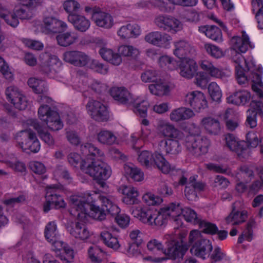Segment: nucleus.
Masks as SVG:
<instances>
[{"mask_svg":"<svg viewBox=\"0 0 263 263\" xmlns=\"http://www.w3.org/2000/svg\"><path fill=\"white\" fill-rule=\"evenodd\" d=\"M102 201L101 207L96 205L92 201H90L88 198L77 196H73L70 197L71 209L76 211L78 213L70 214L77 216L80 220H84L88 215H90L93 218L102 221L105 219L107 214H110L114 216H116L115 220L121 228H126L129 224V218L124 215H118L120 213L119 207L113 204L112 201L106 197L101 198Z\"/></svg>","mask_w":263,"mask_h":263,"instance_id":"nucleus-1","label":"nucleus"},{"mask_svg":"<svg viewBox=\"0 0 263 263\" xmlns=\"http://www.w3.org/2000/svg\"><path fill=\"white\" fill-rule=\"evenodd\" d=\"M81 151L86 157L81 163V170L97 180L101 187L105 188L107 186L105 180L111 176V170L106 163L96 158L101 156L102 152L91 143L82 145Z\"/></svg>","mask_w":263,"mask_h":263,"instance_id":"nucleus-2","label":"nucleus"},{"mask_svg":"<svg viewBox=\"0 0 263 263\" xmlns=\"http://www.w3.org/2000/svg\"><path fill=\"white\" fill-rule=\"evenodd\" d=\"M166 248L164 249L161 242L154 239L148 242L147 247L150 251H154L155 249L160 251L168 256L169 258L173 260L178 259V262L182 259L187 250V246L180 245V242L175 240H171L166 242Z\"/></svg>","mask_w":263,"mask_h":263,"instance_id":"nucleus-3","label":"nucleus"},{"mask_svg":"<svg viewBox=\"0 0 263 263\" xmlns=\"http://www.w3.org/2000/svg\"><path fill=\"white\" fill-rule=\"evenodd\" d=\"M181 246H191V253L203 259L206 258V256H209L212 251L213 247L211 242L206 239L200 238V233L198 230L191 231L189 237V245L180 244Z\"/></svg>","mask_w":263,"mask_h":263,"instance_id":"nucleus-4","label":"nucleus"},{"mask_svg":"<svg viewBox=\"0 0 263 263\" xmlns=\"http://www.w3.org/2000/svg\"><path fill=\"white\" fill-rule=\"evenodd\" d=\"M15 139L24 152L29 150L31 152L36 153L40 149V143L35 133L30 129L22 130L17 133Z\"/></svg>","mask_w":263,"mask_h":263,"instance_id":"nucleus-5","label":"nucleus"},{"mask_svg":"<svg viewBox=\"0 0 263 263\" xmlns=\"http://www.w3.org/2000/svg\"><path fill=\"white\" fill-rule=\"evenodd\" d=\"M185 145L192 155L198 157L208 152L210 141L205 137L201 138L195 135H190L186 137Z\"/></svg>","mask_w":263,"mask_h":263,"instance_id":"nucleus-6","label":"nucleus"},{"mask_svg":"<svg viewBox=\"0 0 263 263\" xmlns=\"http://www.w3.org/2000/svg\"><path fill=\"white\" fill-rule=\"evenodd\" d=\"M178 208L175 206V203L172 202L167 206L161 208L157 214H153L151 211V216L147 224L151 226L162 227L166 224L168 217L175 218L174 211L178 210Z\"/></svg>","mask_w":263,"mask_h":263,"instance_id":"nucleus-7","label":"nucleus"},{"mask_svg":"<svg viewBox=\"0 0 263 263\" xmlns=\"http://www.w3.org/2000/svg\"><path fill=\"white\" fill-rule=\"evenodd\" d=\"M86 108L91 118L96 121L103 122L109 118L106 107L99 101L90 99L86 105Z\"/></svg>","mask_w":263,"mask_h":263,"instance_id":"nucleus-8","label":"nucleus"},{"mask_svg":"<svg viewBox=\"0 0 263 263\" xmlns=\"http://www.w3.org/2000/svg\"><path fill=\"white\" fill-rule=\"evenodd\" d=\"M155 22L160 29L173 33L180 30L182 28L181 22L171 16H159L156 18Z\"/></svg>","mask_w":263,"mask_h":263,"instance_id":"nucleus-9","label":"nucleus"},{"mask_svg":"<svg viewBox=\"0 0 263 263\" xmlns=\"http://www.w3.org/2000/svg\"><path fill=\"white\" fill-rule=\"evenodd\" d=\"M205 184L197 181L196 177L191 176L189 179L187 185L184 189V195L189 201H196L198 199L197 191L201 192L204 190Z\"/></svg>","mask_w":263,"mask_h":263,"instance_id":"nucleus-10","label":"nucleus"},{"mask_svg":"<svg viewBox=\"0 0 263 263\" xmlns=\"http://www.w3.org/2000/svg\"><path fill=\"white\" fill-rule=\"evenodd\" d=\"M64 60L76 66L82 67L87 65L89 58L85 53L77 51H69L63 53Z\"/></svg>","mask_w":263,"mask_h":263,"instance_id":"nucleus-11","label":"nucleus"},{"mask_svg":"<svg viewBox=\"0 0 263 263\" xmlns=\"http://www.w3.org/2000/svg\"><path fill=\"white\" fill-rule=\"evenodd\" d=\"M66 228L70 234L76 238L85 240L89 236V232L83 223L68 221L66 224Z\"/></svg>","mask_w":263,"mask_h":263,"instance_id":"nucleus-12","label":"nucleus"},{"mask_svg":"<svg viewBox=\"0 0 263 263\" xmlns=\"http://www.w3.org/2000/svg\"><path fill=\"white\" fill-rule=\"evenodd\" d=\"M185 102L186 104H189L197 111H199L201 109H204L208 106L204 94L200 91H193L187 94L185 96Z\"/></svg>","mask_w":263,"mask_h":263,"instance_id":"nucleus-13","label":"nucleus"},{"mask_svg":"<svg viewBox=\"0 0 263 263\" xmlns=\"http://www.w3.org/2000/svg\"><path fill=\"white\" fill-rule=\"evenodd\" d=\"M27 83L29 86L32 88L34 92L41 94L37 99L39 102L49 103L50 102L51 99L44 95V93L47 91L45 82L35 78H31L28 80Z\"/></svg>","mask_w":263,"mask_h":263,"instance_id":"nucleus-14","label":"nucleus"},{"mask_svg":"<svg viewBox=\"0 0 263 263\" xmlns=\"http://www.w3.org/2000/svg\"><path fill=\"white\" fill-rule=\"evenodd\" d=\"M178 68L180 74L186 79H191L196 74L198 66L192 59H185L180 61Z\"/></svg>","mask_w":263,"mask_h":263,"instance_id":"nucleus-15","label":"nucleus"},{"mask_svg":"<svg viewBox=\"0 0 263 263\" xmlns=\"http://www.w3.org/2000/svg\"><path fill=\"white\" fill-rule=\"evenodd\" d=\"M263 104L259 101H252L250 103V108L247 111L248 113L246 124L251 128H254L257 125L256 116L257 115L262 116L263 111L262 107Z\"/></svg>","mask_w":263,"mask_h":263,"instance_id":"nucleus-16","label":"nucleus"},{"mask_svg":"<svg viewBox=\"0 0 263 263\" xmlns=\"http://www.w3.org/2000/svg\"><path fill=\"white\" fill-rule=\"evenodd\" d=\"M111 96L118 103L129 105L134 103L133 99L128 90L124 87H114L110 89Z\"/></svg>","mask_w":263,"mask_h":263,"instance_id":"nucleus-17","label":"nucleus"},{"mask_svg":"<svg viewBox=\"0 0 263 263\" xmlns=\"http://www.w3.org/2000/svg\"><path fill=\"white\" fill-rule=\"evenodd\" d=\"M44 23L45 30L48 33H60L67 28L65 23L53 17H46L44 20Z\"/></svg>","mask_w":263,"mask_h":263,"instance_id":"nucleus-18","label":"nucleus"},{"mask_svg":"<svg viewBox=\"0 0 263 263\" xmlns=\"http://www.w3.org/2000/svg\"><path fill=\"white\" fill-rule=\"evenodd\" d=\"M224 139L227 146L231 151L237 153L238 155H241L243 151L246 150V143L243 141H238L233 134L226 135Z\"/></svg>","mask_w":263,"mask_h":263,"instance_id":"nucleus-19","label":"nucleus"},{"mask_svg":"<svg viewBox=\"0 0 263 263\" xmlns=\"http://www.w3.org/2000/svg\"><path fill=\"white\" fill-rule=\"evenodd\" d=\"M157 128L163 135L170 137L171 139H180L182 137V132L164 121H158Z\"/></svg>","mask_w":263,"mask_h":263,"instance_id":"nucleus-20","label":"nucleus"},{"mask_svg":"<svg viewBox=\"0 0 263 263\" xmlns=\"http://www.w3.org/2000/svg\"><path fill=\"white\" fill-rule=\"evenodd\" d=\"M68 20L74 26V28L80 32H84L90 27V22L85 16L78 14H70Z\"/></svg>","mask_w":263,"mask_h":263,"instance_id":"nucleus-21","label":"nucleus"},{"mask_svg":"<svg viewBox=\"0 0 263 263\" xmlns=\"http://www.w3.org/2000/svg\"><path fill=\"white\" fill-rule=\"evenodd\" d=\"M175 206L179 209L174 211L175 218L182 215L187 221L199 224L201 220L197 216V213L194 210L189 208L183 209L179 203L177 204L175 203Z\"/></svg>","mask_w":263,"mask_h":263,"instance_id":"nucleus-22","label":"nucleus"},{"mask_svg":"<svg viewBox=\"0 0 263 263\" xmlns=\"http://www.w3.org/2000/svg\"><path fill=\"white\" fill-rule=\"evenodd\" d=\"M176 49L174 51V54L179 59L182 60L190 59L188 55L193 54L194 49L192 48L189 43L185 41H180L175 43Z\"/></svg>","mask_w":263,"mask_h":263,"instance_id":"nucleus-23","label":"nucleus"},{"mask_svg":"<svg viewBox=\"0 0 263 263\" xmlns=\"http://www.w3.org/2000/svg\"><path fill=\"white\" fill-rule=\"evenodd\" d=\"M92 21L96 25L101 27L106 28H110L113 24V20L111 16L106 13L102 12L101 9L97 12L93 13Z\"/></svg>","mask_w":263,"mask_h":263,"instance_id":"nucleus-24","label":"nucleus"},{"mask_svg":"<svg viewBox=\"0 0 263 263\" xmlns=\"http://www.w3.org/2000/svg\"><path fill=\"white\" fill-rule=\"evenodd\" d=\"M146 42L156 45L161 46L171 40V36L166 34H162L158 31L152 32L145 36Z\"/></svg>","mask_w":263,"mask_h":263,"instance_id":"nucleus-25","label":"nucleus"},{"mask_svg":"<svg viewBox=\"0 0 263 263\" xmlns=\"http://www.w3.org/2000/svg\"><path fill=\"white\" fill-rule=\"evenodd\" d=\"M198 30L200 32L205 34V35L217 42L222 41V33L220 29L214 25H203L198 27Z\"/></svg>","mask_w":263,"mask_h":263,"instance_id":"nucleus-26","label":"nucleus"},{"mask_svg":"<svg viewBox=\"0 0 263 263\" xmlns=\"http://www.w3.org/2000/svg\"><path fill=\"white\" fill-rule=\"evenodd\" d=\"M121 190L124 195L122 198L123 202L127 204H134L139 202V193L136 189L132 186H123Z\"/></svg>","mask_w":263,"mask_h":263,"instance_id":"nucleus-27","label":"nucleus"},{"mask_svg":"<svg viewBox=\"0 0 263 263\" xmlns=\"http://www.w3.org/2000/svg\"><path fill=\"white\" fill-rule=\"evenodd\" d=\"M156 165L158 168L164 174L168 173L171 170H173L169 163L166 161L163 156L160 153H155L153 154V158L151 162V166Z\"/></svg>","mask_w":263,"mask_h":263,"instance_id":"nucleus-28","label":"nucleus"},{"mask_svg":"<svg viewBox=\"0 0 263 263\" xmlns=\"http://www.w3.org/2000/svg\"><path fill=\"white\" fill-rule=\"evenodd\" d=\"M251 98L250 93L245 90H240L228 97L229 103L237 105H245Z\"/></svg>","mask_w":263,"mask_h":263,"instance_id":"nucleus-29","label":"nucleus"},{"mask_svg":"<svg viewBox=\"0 0 263 263\" xmlns=\"http://www.w3.org/2000/svg\"><path fill=\"white\" fill-rule=\"evenodd\" d=\"M168 139L162 140L160 146H164V149L167 154L176 156L181 151V146L178 140Z\"/></svg>","mask_w":263,"mask_h":263,"instance_id":"nucleus-30","label":"nucleus"},{"mask_svg":"<svg viewBox=\"0 0 263 263\" xmlns=\"http://www.w3.org/2000/svg\"><path fill=\"white\" fill-rule=\"evenodd\" d=\"M118 33L123 39L136 37L140 34V27L137 24H128L121 27Z\"/></svg>","mask_w":263,"mask_h":263,"instance_id":"nucleus-31","label":"nucleus"},{"mask_svg":"<svg viewBox=\"0 0 263 263\" xmlns=\"http://www.w3.org/2000/svg\"><path fill=\"white\" fill-rule=\"evenodd\" d=\"M31 125L37 130L41 139L49 146L54 144V139L52 136L36 120H33L31 122Z\"/></svg>","mask_w":263,"mask_h":263,"instance_id":"nucleus-32","label":"nucleus"},{"mask_svg":"<svg viewBox=\"0 0 263 263\" xmlns=\"http://www.w3.org/2000/svg\"><path fill=\"white\" fill-rule=\"evenodd\" d=\"M57 224L54 221L49 222L45 227L44 233L45 238L48 242L55 245L56 247H59V245H63V242L57 240Z\"/></svg>","mask_w":263,"mask_h":263,"instance_id":"nucleus-33","label":"nucleus"},{"mask_svg":"<svg viewBox=\"0 0 263 263\" xmlns=\"http://www.w3.org/2000/svg\"><path fill=\"white\" fill-rule=\"evenodd\" d=\"M231 42L234 49L236 51H239L242 53L246 52L248 47L250 46L249 36L244 33L242 37H233L231 39Z\"/></svg>","mask_w":263,"mask_h":263,"instance_id":"nucleus-34","label":"nucleus"},{"mask_svg":"<svg viewBox=\"0 0 263 263\" xmlns=\"http://www.w3.org/2000/svg\"><path fill=\"white\" fill-rule=\"evenodd\" d=\"M99 52L104 60L113 65H119L122 62L120 55L114 53L112 50L110 49L102 47L100 49Z\"/></svg>","mask_w":263,"mask_h":263,"instance_id":"nucleus-35","label":"nucleus"},{"mask_svg":"<svg viewBox=\"0 0 263 263\" xmlns=\"http://www.w3.org/2000/svg\"><path fill=\"white\" fill-rule=\"evenodd\" d=\"M201 123L204 128L211 135H217L220 130L219 122L212 117H206L202 119Z\"/></svg>","mask_w":263,"mask_h":263,"instance_id":"nucleus-36","label":"nucleus"},{"mask_svg":"<svg viewBox=\"0 0 263 263\" xmlns=\"http://www.w3.org/2000/svg\"><path fill=\"white\" fill-rule=\"evenodd\" d=\"M78 38L76 33L70 32H62L56 36L58 44L63 47H67L73 44L77 41Z\"/></svg>","mask_w":263,"mask_h":263,"instance_id":"nucleus-37","label":"nucleus"},{"mask_svg":"<svg viewBox=\"0 0 263 263\" xmlns=\"http://www.w3.org/2000/svg\"><path fill=\"white\" fill-rule=\"evenodd\" d=\"M125 174L135 181H141L143 179V173L140 168L132 163L125 164L124 166Z\"/></svg>","mask_w":263,"mask_h":263,"instance_id":"nucleus-38","label":"nucleus"},{"mask_svg":"<svg viewBox=\"0 0 263 263\" xmlns=\"http://www.w3.org/2000/svg\"><path fill=\"white\" fill-rule=\"evenodd\" d=\"M48 127L53 131H57L63 128V124L59 114L57 111L51 112L49 117L46 118L44 121Z\"/></svg>","mask_w":263,"mask_h":263,"instance_id":"nucleus-39","label":"nucleus"},{"mask_svg":"<svg viewBox=\"0 0 263 263\" xmlns=\"http://www.w3.org/2000/svg\"><path fill=\"white\" fill-rule=\"evenodd\" d=\"M149 89L152 94L156 96H164L166 95L169 92L170 87L162 83L159 79L153 84L149 85Z\"/></svg>","mask_w":263,"mask_h":263,"instance_id":"nucleus-40","label":"nucleus"},{"mask_svg":"<svg viewBox=\"0 0 263 263\" xmlns=\"http://www.w3.org/2000/svg\"><path fill=\"white\" fill-rule=\"evenodd\" d=\"M98 141L107 145H111L117 143L116 136L110 131L101 130L98 134Z\"/></svg>","mask_w":263,"mask_h":263,"instance_id":"nucleus-41","label":"nucleus"},{"mask_svg":"<svg viewBox=\"0 0 263 263\" xmlns=\"http://www.w3.org/2000/svg\"><path fill=\"white\" fill-rule=\"evenodd\" d=\"M101 238L109 248L117 250L120 247L117 238L107 231H104L101 233Z\"/></svg>","mask_w":263,"mask_h":263,"instance_id":"nucleus-42","label":"nucleus"},{"mask_svg":"<svg viewBox=\"0 0 263 263\" xmlns=\"http://www.w3.org/2000/svg\"><path fill=\"white\" fill-rule=\"evenodd\" d=\"M45 198L46 200H50V202L55 209L64 208L66 206V203L62 196L56 193H51L48 191Z\"/></svg>","mask_w":263,"mask_h":263,"instance_id":"nucleus-43","label":"nucleus"},{"mask_svg":"<svg viewBox=\"0 0 263 263\" xmlns=\"http://www.w3.org/2000/svg\"><path fill=\"white\" fill-rule=\"evenodd\" d=\"M201 68L211 76L216 78H220L221 76L220 70L215 67L213 64L208 61L204 60L201 62Z\"/></svg>","mask_w":263,"mask_h":263,"instance_id":"nucleus-44","label":"nucleus"},{"mask_svg":"<svg viewBox=\"0 0 263 263\" xmlns=\"http://www.w3.org/2000/svg\"><path fill=\"white\" fill-rule=\"evenodd\" d=\"M120 54L124 57L136 59L139 54V51L136 48L129 45H123L118 49Z\"/></svg>","mask_w":263,"mask_h":263,"instance_id":"nucleus-45","label":"nucleus"},{"mask_svg":"<svg viewBox=\"0 0 263 263\" xmlns=\"http://www.w3.org/2000/svg\"><path fill=\"white\" fill-rule=\"evenodd\" d=\"M252 78V88L253 90L256 92L259 97L263 98V92L258 87H263V83L261 82V76L257 73H252L251 74Z\"/></svg>","mask_w":263,"mask_h":263,"instance_id":"nucleus-46","label":"nucleus"},{"mask_svg":"<svg viewBox=\"0 0 263 263\" xmlns=\"http://www.w3.org/2000/svg\"><path fill=\"white\" fill-rule=\"evenodd\" d=\"M87 64H88V67L90 69L93 70L97 72L105 74L108 72V67L107 65L99 62L98 60L89 59Z\"/></svg>","mask_w":263,"mask_h":263,"instance_id":"nucleus-47","label":"nucleus"},{"mask_svg":"<svg viewBox=\"0 0 263 263\" xmlns=\"http://www.w3.org/2000/svg\"><path fill=\"white\" fill-rule=\"evenodd\" d=\"M208 91L213 101L219 102L222 97V93L219 87L215 83L212 82L208 85Z\"/></svg>","mask_w":263,"mask_h":263,"instance_id":"nucleus-48","label":"nucleus"},{"mask_svg":"<svg viewBox=\"0 0 263 263\" xmlns=\"http://www.w3.org/2000/svg\"><path fill=\"white\" fill-rule=\"evenodd\" d=\"M199 226L202 229V232L205 234L213 235H215L218 231V227L215 224L206 221L201 220Z\"/></svg>","mask_w":263,"mask_h":263,"instance_id":"nucleus-49","label":"nucleus"},{"mask_svg":"<svg viewBox=\"0 0 263 263\" xmlns=\"http://www.w3.org/2000/svg\"><path fill=\"white\" fill-rule=\"evenodd\" d=\"M88 253L89 257L92 261L98 262L102 259L103 252L98 246H95L89 247Z\"/></svg>","mask_w":263,"mask_h":263,"instance_id":"nucleus-50","label":"nucleus"},{"mask_svg":"<svg viewBox=\"0 0 263 263\" xmlns=\"http://www.w3.org/2000/svg\"><path fill=\"white\" fill-rule=\"evenodd\" d=\"M151 210L146 209H136L132 212V214L134 217L138 218L141 222L144 223L148 222V219L151 216Z\"/></svg>","mask_w":263,"mask_h":263,"instance_id":"nucleus-51","label":"nucleus"},{"mask_svg":"<svg viewBox=\"0 0 263 263\" xmlns=\"http://www.w3.org/2000/svg\"><path fill=\"white\" fill-rule=\"evenodd\" d=\"M17 16L21 20H29L32 17L31 10L23 3L21 7L15 10Z\"/></svg>","mask_w":263,"mask_h":263,"instance_id":"nucleus-52","label":"nucleus"},{"mask_svg":"<svg viewBox=\"0 0 263 263\" xmlns=\"http://www.w3.org/2000/svg\"><path fill=\"white\" fill-rule=\"evenodd\" d=\"M6 95L7 98L11 103L15 102L17 99L20 98L23 95L18 90V89L13 86H11L7 88L6 90Z\"/></svg>","mask_w":263,"mask_h":263,"instance_id":"nucleus-53","label":"nucleus"},{"mask_svg":"<svg viewBox=\"0 0 263 263\" xmlns=\"http://www.w3.org/2000/svg\"><path fill=\"white\" fill-rule=\"evenodd\" d=\"M141 80L145 83L155 82L159 79L157 72L155 70L149 69L147 70L141 74Z\"/></svg>","mask_w":263,"mask_h":263,"instance_id":"nucleus-54","label":"nucleus"},{"mask_svg":"<svg viewBox=\"0 0 263 263\" xmlns=\"http://www.w3.org/2000/svg\"><path fill=\"white\" fill-rule=\"evenodd\" d=\"M0 17L4 18L6 22L12 27H16L19 24L18 17L15 12L7 14L0 13Z\"/></svg>","mask_w":263,"mask_h":263,"instance_id":"nucleus-55","label":"nucleus"},{"mask_svg":"<svg viewBox=\"0 0 263 263\" xmlns=\"http://www.w3.org/2000/svg\"><path fill=\"white\" fill-rule=\"evenodd\" d=\"M142 199L144 202L148 205H155L157 204H159L163 201L161 197L159 196H156L151 193L145 194L143 196Z\"/></svg>","mask_w":263,"mask_h":263,"instance_id":"nucleus-56","label":"nucleus"},{"mask_svg":"<svg viewBox=\"0 0 263 263\" xmlns=\"http://www.w3.org/2000/svg\"><path fill=\"white\" fill-rule=\"evenodd\" d=\"M153 158V154L149 151H142L138 156V161L142 165L148 167Z\"/></svg>","mask_w":263,"mask_h":263,"instance_id":"nucleus-57","label":"nucleus"},{"mask_svg":"<svg viewBox=\"0 0 263 263\" xmlns=\"http://www.w3.org/2000/svg\"><path fill=\"white\" fill-rule=\"evenodd\" d=\"M63 6L65 11L69 14H76V12L80 8V5L74 0L65 1L64 3Z\"/></svg>","mask_w":263,"mask_h":263,"instance_id":"nucleus-58","label":"nucleus"},{"mask_svg":"<svg viewBox=\"0 0 263 263\" xmlns=\"http://www.w3.org/2000/svg\"><path fill=\"white\" fill-rule=\"evenodd\" d=\"M159 64L161 67L167 66L169 69L173 70L175 68L177 62L171 58L167 55H163L159 59Z\"/></svg>","mask_w":263,"mask_h":263,"instance_id":"nucleus-59","label":"nucleus"},{"mask_svg":"<svg viewBox=\"0 0 263 263\" xmlns=\"http://www.w3.org/2000/svg\"><path fill=\"white\" fill-rule=\"evenodd\" d=\"M140 231L139 230H135L133 231L130 233V237L132 239L135 240L136 239L137 241H136L135 242H133L132 245H130L127 250V251L129 253H132L133 251L134 250H135V248H136L137 249L138 248L139 245L141 243V239H138L139 238H140Z\"/></svg>","mask_w":263,"mask_h":263,"instance_id":"nucleus-60","label":"nucleus"},{"mask_svg":"<svg viewBox=\"0 0 263 263\" xmlns=\"http://www.w3.org/2000/svg\"><path fill=\"white\" fill-rule=\"evenodd\" d=\"M205 48L207 52L212 57L218 59L223 55L222 51L218 47L211 44H205Z\"/></svg>","mask_w":263,"mask_h":263,"instance_id":"nucleus-61","label":"nucleus"},{"mask_svg":"<svg viewBox=\"0 0 263 263\" xmlns=\"http://www.w3.org/2000/svg\"><path fill=\"white\" fill-rule=\"evenodd\" d=\"M54 111L51 109L47 105H43L40 107L38 110L39 117L41 120L45 121L46 118L51 115V112Z\"/></svg>","mask_w":263,"mask_h":263,"instance_id":"nucleus-62","label":"nucleus"},{"mask_svg":"<svg viewBox=\"0 0 263 263\" xmlns=\"http://www.w3.org/2000/svg\"><path fill=\"white\" fill-rule=\"evenodd\" d=\"M208 83L209 78L203 72H200L199 74L197 75L195 81V83L197 86L201 87L202 89H205Z\"/></svg>","mask_w":263,"mask_h":263,"instance_id":"nucleus-63","label":"nucleus"},{"mask_svg":"<svg viewBox=\"0 0 263 263\" xmlns=\"http://www.w3.org/2000/svg\"><path fill=\"white\" fill-rule=\"evenodd\" d=\"M246 140L247 146H250L252 147H256L260 142L256 134L254 132H249L246 135Z\"/></svg>","mask_w":263,"mask_h":263,"instance_id":"nucleus-64","label":"nucleus"}]
</instances>
